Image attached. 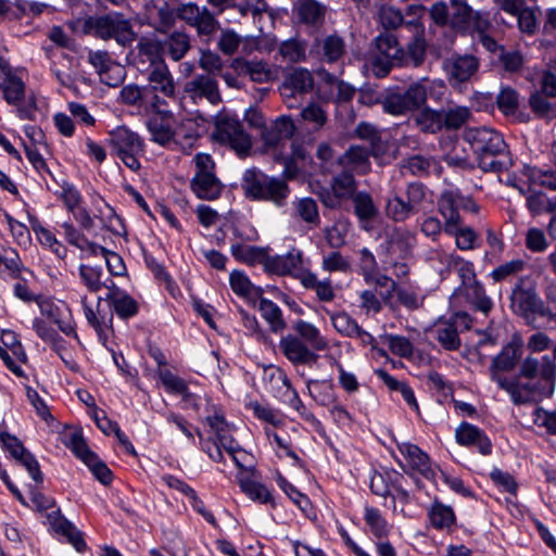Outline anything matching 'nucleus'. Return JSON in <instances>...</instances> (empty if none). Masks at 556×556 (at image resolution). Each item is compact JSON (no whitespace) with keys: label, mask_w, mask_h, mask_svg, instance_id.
I'll list each match as a JSON object with an SVG mask.
<instances>
[{"label":"nucleus","mask_w":556,"mask_h":556,"mask_svg":"<svg viewBox=\"0 0 556 556\" xmlns=\"http://www.w3.org/2000/svg\"><path fill=\"white\" fill-rule=\"evenodd\" d=\"M521 357V344L517 340H511L503 346L501 352L492 358L489 371L490 378L496 384L507 379L505 374L513 371Z\"/></svg>","instance_id":"nucleus-15"},{"label":"nucleus","mask_w":556,"mask_h":556,"mask_svg":"<svg viewBox=\"0 0 556 556\" xmlns=\"http://www.w3.org/2000/svg\"><path fill=\"white\" fill-rule=\"evenodd\" d=\"M307 391L315 402L323 406H327L333 401V389L327 380H308L306 383Z\"/></svg>","instance_id":"nucleus-61"},{"label":"nucleus","mask_w":556,"mask_h":556,"mask_svg":"<svg viewBox=\"0 0 556 556\" xmlns=\"http://www.w3.org/2000/svg\"><path fill=\"white\" fill-rule=\"evenodd\" d=\"M352 201L354 205V213L361 222H369L377 216L378 210L368 192H357L353 197Z\"/></svg>","instance_id":"nucleus-55"},{"label":"nucleus","mask_w":556,"mask_h":556,"mask_svg":"<svg viewBox=\"0 0 556 556\" xmlns=\"http://www.w3.org/2000/svg\"><path fill=\"white\" fill-rule=\"evenodd\" d=\"M294 11L306 24H315L324 17V8L315 0H296Z\"/></svg>","instance_id":"nucleus-57"},{"label":"nucleus","mask_w":556,"mask_h":556,"mask_svg":"<svg viewBox=\"0 0 556 556\" xmlns=\"http://www.w3.org/2000/svg\"><path fill=\"white\" fill-rule=\"evenodd\" d=\"M556 358L545 355L541 361L534 357H527L522 361L519 377L529 379L538 378L534 383L542 386V391L545 394H553L555 389L556 377Z\"/></svg>","instance_id":"nucleus-8"},{"label":"nucleus","mask_w":556,"mask_h":556,"mask_svg":"<svg viewBox=\"0 0 556 556\" xmlns=\"http://www.w3.org/2000/svg\"><path fill=\"white\" fill-rule=\"evenodd\" d=\"M258 309L263 318L269 324L270 330L273 332H279L286 328V323L282 318V312L275 302L261 298Z\"/></svg>","instance_id":"nucleus-48"},{"label":"nucleus","mask_w":556,"mask_h":556,"mask_svg":"<svg viewBox=\"0 0 556 556\" xmlns=\"http://www.w3.org/2000/svg\"><path fill=\"white\" fill-rule=\"evenodd\" d=\"M0 90L10 105H20L25 97V84L2 58H0Z\"/></svg>","instance_id":"nucleus-22"},{"label":"nucleus","mask_w":556,"mask_h":556,"mask_svg":"<svg viewBox=\"0 0 556 556\" xmlns=\"http://www.w3.org/2000/svg\"><path fill=\"white\" fill-rule=\"evenodd\" d=\"M414 121L424 132L435 134L443 129L442 110L425 108L416 114Z\"/></svg>","instance_id":"nucleus-49"},{"label":"nucleus","mask_w":556,"mask_h":556,"mask_svg":"<svg viewBox=\"0 0 556 556\" xmlns=\"http://www.w3.org/2000/svg\"><path fill=\"white\" fill-rule=\"evenodd\" d=\"M33 329L36 334L45 342L49 343L56 353L64 350V340L59 332L52 328L46 320L35 318L33 320Z\"/></svg>","instance_id":"nucleus-53"},{"label":"nucleus","mask_w":556,"mask_h":556,"mask_svg":"<svg viewBox=\"0 0 556 556\" xmlns=\"http://www.w3.org/2000/svg\"><path fill=\"white\" fill-rule=\"evenodd\" d=\"M66 446L81 459L93 476L104 485L112 482L113 476L109 467L88 447L83 434L74 432L70 435Z\"/></svg>","instance_id":"nucleus-10"},{"label":"nucleus","mask_w":556,"mask_h":556,"mask_svg":"<svg viewBox=\"0 0 556 556\" xmlns=\"http://www.w3.org/2000/svg\"><path fill=\"white\" fill-rule=\"evenodd\" d=\"M177 16L188 25L197 28L200 35H211L215 31L218 24L206 7L200 8L193 2L181 4L177 9Z\"/></svg>","instance_id":"nucleus-18"},{"label":"nucleus","mask_w":556,"mask_h":556,"mask_svg":"<svg viewBox=\"0 0 556 556\" xmlns=\"http://www.w3.org/2000/svg\"><path fill=\"white\" fill-rule=\"evenodd\" d=\"M0 443L27 469L28 473L36 482H42V473L39 469L38 462L16 437L7 432H0Z\"/></svg>","instance_id":"nucleus-23"},{"label":"nucleus","mask_w":556,"mask_h":556,"mask_svg":"<svg viewBox=\"0 0 556 556\" xmlns=\"http://www.w3.org/2000/svg\"><path fill=\"white\" fill-rule=\"evenodd\" d=\"M137 63L142 71L166 64L162 40L149 37L140 38L137 43Z\"/></svg>","instance_id":"nucleus-27"},{"label":"nucleus","mask_w":556,"mask_h":556,"mask_svg":"<svg viewBox=\"0 0 556 556\" xmlns=\"http://www.w3.org/2000/svg\"><path fill=\"white\" fill-rule=\"evenodd\" d=\"M238 482L242 492L251 500L257 501L262 504L271 502V493L264 484L258 483L249 477H238Z\"/></svg>","instance_id":"nucleus-58"},{"label":"nucleus","mask_w":556,"mask_h":556,"mask_svg":"<svg viewBox=\"0 0 556 556\" xmlns=\"http://www.w3.org/2000/svg\"><path fill=\"white\" fill-rule=\"evenodd\" d=\"M104 300L110 303L115 314L123 319L130 318L138 313L137 301L121 290L114 282H112Z\"/></svg>","instance_id":"nucleus-33"},{"label":"nucleus","mask_w":556,"mask_h":556,"mask_svg":"<svg viewBox=\"0 0 556 556\" xmlns=\"http://www.w3.org/2000/svg\"><path fill=\"white\" fill-rule=\"evenodd\" d=\"M527 268V262L522 258H515L495 267L490 276L495 282H501L516 277Z\"/></svg>","instance_id":"nucleus-60"},{"label":"nucleus","mask_w":556,"mask_h":556,"mask_svg":"<svg viewBox=\"0 0 556 556\" xmlns=\"http://www.w3.org/2000/svg\"><path fill=\"white\" fill-rule=\"evenodd\" d=\"M241 45L243 47V52H250L252 50L250 47L251 41L249 39L243 40V38L232 29L222 30L217 41V47L225 55L230 56L235 54Z\"/></svg>","instance_id":"nucleus-44"},{"label":"nucleus","mask_w":556,"mask_h":556,"mask_svg":"<svg viewBox=\"0 0 556 556\" xmlns=\"http://www.w3.org/2000/svg\"><path fill=\"white\" fill-rule=\"evenodd\" d=\"M214 139L228 146L238 155H247L252 148L250 135L233 113L223 110L214 118Z\"/></svg>","instance_id":"nucleus-4"},{"label":"nucleus","mask_w":556,"mask_h":556,"mask_svg":"<svg viewBox=\"0 0 556 556\" xmlns=\"http://www.w3.org/2000/svg\"><path fill=\"white\" fill-rule=\"evenodd\" d=\"M452 15L451 25L452 27L467 31L470 29V21L472 20V10L467 4L466 0H451Z\"/></svg>","instance_id":"nucleus-52"},{"label":"nucleus","mask_w":556,"mask_h":556,"mask_svg":"<svg viewBox=\"0 0 556 556\" xmlns=\"http://www.w3.org/2000/svg\"><path fill=\"white\" fill-rule=\"evenodd\" d=\"M426 41L421 37H414L413 40L407 45L406 50H403V56L399 60V65H406L418 67L420 66L426 58Z\"/></svg>","instance_id":"nucleus-45"},{"label":"nucleus","mask_w":556,"mask_h":556,"mask_svg":"<svg viewBox=\"0 0 556 556\" xmlns=\"http://www.w3.org/2000/svg\"><path fill=\"white\" fill-rule=\"evenodd\" d=\"M457 257V254L447 253L441 249L430 250L427 255L428 262L442 278H446L451 274Z\"/></svg>","instance_id":"nucleus-51"},{"label":"nucleus","mask_w":556,"mask_h":556,"mask_svg":"<svg viewBox=\"0 0 556 556\" xmlns=\"http://www.w3.org/2000/svg\"><path fill=\"white\" fill-rule=\"evenodd\" d=\"M456 442L463 446H476L478 451L486 456L492 452V443L486 434L478 427L462 422L455 430Z\"/></svg>","instance_id":"nucleus-30"},{"label":"nucleus","mask_w":556,"mask_h":556,"mask_svg":"<svg viewBox=\"0 0 556 556\" xmlns=\"http://www.w3.org/2000/svg\"><path fill=\"white\" fill-rule=\"evenodd\" d=\"M266 271L278 276H291L301 282L309 269L304 267L303 252L292 248L282 255H268Z\"/></svg>","instance_id":"nucleus-11"},{"label":"nucleus","mask_w":556,"mask_h":556,"mask_svg":"<svg viewBox=\"0 0 556 556\" xmlns=\"http://www.w3.org/2000/svg\"><path fill=\"white\" fill-rule=\"evenodd\" d=\"M520 99L518 92L511 87H502L497 97L496 104L498 110L505 115H514L519 108Z\"/></svg>","instance_id":"nucleus-62"},{"label":"nucleus","mask_w":556,"mask_h":556,"mask_svg":"<svg viewBox=\"0 0 556 556\" xmlns=\"http://www.w3.org/2000/svg\"><path fill=\"white\" fill-rule=\"evenodd\" d=\"M230 251L236 260L249 265L262 264L266 270L268 253L265 249L237 243L231 245Z\"/></svg>","instance_id":"nucleus-42"},{"label":"nucleus","mask_w":556,"mask_h":556,"mask_svg":"<svg viewBox=\"0 0 556 556\" xmlns=\"http://www.w3.org/2000/svg\"><path fill=\"white\" fill-rule=\"evenodd\" d=\"M294 210L298 217L309 225L318 226L320 223L317 203L312 198H302L294 203Z\"/></svg>","instance_id":"nucleus-59"},{"label":"nucleus","mask_w":556,"mask_h":556,"mask_svg":"<svg viewBox=\"0 0 556 556\" xmlns=\"http://www.w3.org/2000/svg\"><path fill=\"white\" fill-rule=\"evenodd\" d=\"M433 332L438 342L447 351H457L460 348V338L455 323L440 320L435 324Z\"/></svg>","instance_id":"nucleus-41"},{"label":"nucleus","mask_w":556,"mask_h":556,"mask_svg":"<svg viewBox=\"0 0 556 556\" xmlns=\"http://www.w3.org/2000/svg\"><path fill=\"white\" fill-rule=\"evenodd\" d=\"M283 175L269 176L256 168L248 169L243 174L242 189L244 195L253 201H266L277 207L287 204L291 190Z\"/></svg>","instance_id":"nucleus-2"},{"label":"nucleus","mask_w":556,"mask_h":556,"mask_svg":"<svg viewBox=\"0 0 556 556\" xmlns=\"http://www.w3.org/2000/svg\"><path fill=\"white\" fill-rule=\"evenodd\" d=\"M525 280L519 278L511 292V307L522 317L530 319L535 315L546 316L545 305L533 289L523 288Z\"/></svg>","instance_id":"nucleus-14"},{"label":"nucleus","mask_w":556,"mask_h":556,"mask_svg":"<svg viewBox=\"0 0 556 556\" xmlns=\"http://www.w3.org/2000/svg\"><path fill=\"white\" fill-rule=\"evenodd\" d=\"M88 61L97 70L101 81L109 86H117L124 78V68L111 59L108 51H90Z\"/></svg>","instance_id":"nucleus-24"},{"label":"nucleus","mask_w":556,"mask_h":556,"mask_svg":"<svg viewBox=\"0 0 556 556\" xmlns=\"http://www.w3.org/2000/svg\"><path fill=\"white\" fill-rule=\"evenodd\" d=\"M61 227L67 243L79 249L83 256H97L102 251V245L88 240L72 223L64 222Z\"/></svg>","instance_id":"nucleus-34"},{"label":"nucleus","mask_w":556,"mask_h":556,"mask_svg":"<svg viewBox=\"0 0 556 556\" xmlns=\"http://www.w3.org/2000/svg\"><path fill=\"white\" fill-rule=\"evenodd\" d=\"M49 526L59 534L64 535L67 542L71 543L77 552H83L86 548V543L83 539L81 532L67 519H65L60 510H54L47 515Z\"/></svg>","instance_id":"nucleus-31"},{"label":"nucleus","mask_w":556,"mask_h":556,"mask_svg":"<svg viewBox=\"0 0 556 556\" xmlns=\"http://www.w3.org/2000/svg\"><path fill=\"white\" fill-rule=\"evenodd\" d=\"M279 349L293 365H312L318 359V355L298 336L282 337L279 341Z\"/></svg>","instance_id":"nucleus-25"},{"label":"nucleus","mask_w":556,"mask_h":556,"mask_svg":"<svg viewBox=\"0 0 556 556\" xmlns=\"http://www.w3.org/2000/svg\"><path fill=\"white\" fill-rule=\"evenodd\" d=\"M427 100L426 88L420 83L412 84L405 91H391L381 101L384 112L400 116L420 109Z\"/></svg>","instance_id":"nucleus-7"},{"label":"nucleus","mask_w":556,"mask_h":556,"mask_svg":"<svg viewBox=\"0 0 556 556\" xmlns=\"http://www.w3.org/2000/svg\"><path fill=\"white\" fill-rule=\"evenodd\" d=\"M195 173L190 186L194 194L202 200L213 201L219 198L224 188L215 174V163L210 154L198 153L193 157Z\"/></svg>","instance_id":"nucleus-5"},{"label":"nucleus","mask_w":556,"mask_h":556,"mask_svg":"<svg viewBox=\"0 0 556 556\" xmlns=\"http://www.w3.org/2000/svg\"><path fill=\"white\" fill-rule=\"evenodd\" d=\"M229 283L232 291L245 299L261 298L262 289L255 287L249 277L241 270H232L229 276Z\"/></svg>","instance_id":"nucleus-43"},{"label":"nucleus","mask_w":556,"mask_h":556,"mask_svg":"<svg viewBox=\"0 0 556 556\" xmlns=\"http://www.w3.org/2000/svg\"><path fill=\"white\" fill-rule=\"evenodd\" d=\"M429 518L431 525L437 529H448L456 520L452 507L437 501L429 509Z\"/></svg>","instance_id":"nucleus-54"},{"label":"nucleus","mask_w":556,"mask_h":556,"mask_svg":"<svg viewBox=\"0 0 556 556\" xmlns=\"http://www.w3.org/2000/svg\"><path fill=\"white\" fill-rule=\"evenodd\" d=\"M351 224L346 219H338L331 226L324 230L325 240L332 249H340L346 242V236L350 231Z\"/></svg>","instance_id":"nucleus-56"},{"label":"nucleus","mask_w":556,"mask_h":556,"mask_svg":"<svg viewBox=\"0 0 556 556\" xmlns=\"http://www.w3.org/2000/svg\"><path fill=\"white\" fill-rule=\"evenodd\" d=\"M346 46L342 37L338 35H328L326 37H316L309 45L308 55L311 59L318 60L328 64L338 63L345 54Z\"/></svg>","instance_id":"nucleus-17"},{"label":"nucleus","mask_w":556,"mask_h":556,"mask_svg":"<svg viewBox=\"0 0 556 556\" xmlns=\"http://www.w3.org/2000/svg\"><path fill=\"white\" fill-rule=\"evenodd\" d=\"M309 46L300 37H292L280 42L278 54L282 62L301 63L307 61Z\"/></svg>","instance_id":"nucleus-35"},{"label":"nucleus","mask_w":556,"mask_h":556,"mask_svg":"<svg viewBox=\"0 0 556 556\" xmlns=\"http://www.w3.org/2000/svg\"><path fill=\"white\" fill-rule=\"evenodd\" d=\"M455 292L464 295L476 309L485 315L493 307L492 300L485 294L483 286L478 280L464 287H458Z\"/></svg>","instance_id":"nucleus-37"},{"label":"nucleus","mask_w":556,"mask_h":556,"mask_svg":"<svg viewBox=\"0 0 556 556\" xmlns=\"http://www.w3.org/2000/svg\"><path fill=\"white\" fill-rule=\"evenodd\" d=\"M357 184L353 173L349 170H342V173L336 175L331 181V190L337 193L338 197L344 200H352L356 192Z\"/></svg>","instance_id":"nucleus-50"},{"label":"nucleus","mask_w":556,"mask_h":556,"mask_svg":"<svg viewBox=\"0 0 556 556\" xmlns=\"http://www.w3.org/2000/svg\"><path fill=\"white\" fill-rule=\"evenodd\" d=\"M293 329L298 333L299 338L312 349L316 351H325L328 348L327 340L313 324L300 319L294 323Z\"/></svg>","instance_id":"nucleus-39"},{"label":"nucleus","mask_w":556,"mask_h":556,"mask_svg":"<svg viewBox=\"0 0 556 556\" xmlns=\"http://www.w3.org/2000/svg\"><path fill=\"white\" fill-rule=\"evenodd\" d=\"M112 152L132 172L140 168L139 156L143 154L144 144L138 134L125 126L110 132L108 139Z\"/></svg>","instance_id":"nucleus-6"},{"label":"nucleus","mask_w":556,"mask_h":556,"mask_svg":"<svg viewBox=\"0 0 556 556\" xmlns=\"http://www.w3.org/2000/svg\"><path fill=\"white\" fill-rule=\"evenodd\" d=\"M78 274L81 282L90 292H99L102 288L108 289L109 292L110 287H112L113 281L105 277L100 266L81 264L78 267Z\"/></svg>","instance_id":"nucleus-36"},{"label":"nucleus","mask_w":556,"mask_h":556,"mask_svg":"<svg viewBox=\"0 0 556 556\" xmlns=\"http://www.w3.org/2000/svg\"><path fill=\"white\" fill-rule=\"evenodd\" d=\"M497 386L509 394L516 405L538 402L552 395L543 393L542 386L534 381L521 382L518 378H509Z\"/></svg>","instance_id":"nucleus-20"},{"label":"nucleus","mask_w":556,"mask_h":556,"mask_svg":"<svg viewBox=\"0 0 556 556\" xmlns=\"http://www.w3.org/2000/svg\"><path fill=\"white\" fill-rule=\"evenodd\" d=\"M338 164L343 170L365 175L370 170L369 151L361 146H352L339 156Z\"/></svg>","instance_id":"nucleus-32"},{"label":"nucleus","mask_w":556,"mask_h":556,"mask_svg":"<svg viewBox=\"0 0 556 556\" xmlns=\"http://www.w3.org/2000/svg\"><path fill=\"white\" fill-rule=\"evenodd\" d=\"M301 285L305 289L314 290L316 292V296L321 302H331L336 296L331 280H319L316 274L311 270L305 277H303Z\"/></svg>","instance_id":"nucleus-46"},{"label":"nucleus","mask_w":556,"mask_h":556,"mask_svg":"<svg viewBox=\"0 0 556 556\" xmlns=\"http://www.w3.org/2000/svg\"><path fill=\"white\" fill-rule=\"evenodd\" d=\"M438 205L445 222H462L459 210L479 212V205L471 198L453 190L443 192Z\"/></svg>","instance_id":"nucleus-19"},{"label":"nucleus","mask_w":556,"mask_h":556,"mask_svg":"<svg viewBox=\"0 0 556 556\" xmlns=\"http://www.w3.org/2000/svg\"><path fill=\"white\" fill-rule=\"evenodd\" d=\"M186 96L193 102L199 103L206 100L216 105L222 102V94L218 88V81L208 74L195 75L185 85Z\"/></svg>","instance_id":"nucleus-16"},{"label":"nucleus","mask_w":556,"mask_h":556,"mask_svg":"<svg viewBox=\"0 0 556 556\" xmlns=\"http://www.w3.org/2000/svg\"><path fill=\"white\" fill-rule=\"evenodd\" d=\"M364 519L366 521V525L369 527L371 533L376 538L380 539V538L388 535L389 527L379 509H377L375 507L366 506Z\"/></svg>","instance_id":"nucleus-63"},{"label":"nucleus","mask_w":556,"mask_h":556,"mask_svg":"<svg viewBox=\"0 0 556 556\" xmlns=\"http://www.w3.org/2000/svg\"><path fill=\"white\" fill-rule=\"evenodd\" d=\"M83 30L103 40L114 39L123 47L136 39L131 24L122 14L88 16L83 22Z\"/></svg>","instance_id":"nucleus-3"},{"label":"nucleus","mask_w":556,"mask_h":556,"mask_svg":"<svg viewBox=\"0 0 556 556\" xmlns=\"http://www.w3.org/2000/svg\"><path fill=\"white\" fill-rule=\"evenodd\" d=\"M164 54L166 53L173 61H180L191 49L190 38L182 31H174L164 40Z\"/></svg>","instance_id":"nucleus-40"},{"label":"nucleus","mask_w":556,"mask_h":556,"mask_svg":"<svg viewBox=\"0 0 556 556\" xmlns=\"http://www.w3.org/2000/svg\"><path fill=\"white\" fill-rule=\"evenodd\" d=\"M37 304L40 313L52 320L60 331L67 337L78 339L72 311L65 302L41 296V299L37 300Z\"/></svg>","instance_id":"nucleus-12"},{"label":"nucleus","mask_w":556,"mask_h":556,"mask_svg":"<svg viewBox=\"0 0 556 556\" xmlns=\"http://www.w3.org/2000/svg\"><path fill=\"white\" fill-rule=\"evenodd\" d=\"M147 72V89L150 88L153 92L160 93L165 98H176L177 85L167 64H161Z\"/></svg>","instance_id":"nucleus-28"},{"label":"nucleus","mask_w":556,"mask_h":556,"mask_svg":"<svg viewBox=\"0 0 556 556\" xmlns=\"http://www.w3.org/2000/svg\"><path fill=\"white\" fill-rule=\"evenodd\" d=\"M295 131L291 117L282 115L265 125L262 130V140L266 148L277 149L289 140Z\"/></svg>","instance_id":"nucleus-26"},{"label":"nucleus","mask_w":556,"mask_h":556,"mask_svg":"<svg viewBox=\"0 0 556 556\" xmlns=\"http://www.w3.org/2000/svg\"><path fill=\"white\" fill-rule=\"evenodd\" d=\"M376 48L378 54L372 61V72L377 77H384L394 65H399L403 49L399 47L395 36L391 33L379 35L376 38Z\"/></svg>","instance_id":"nucleus-9"},{"label":"nucleus","mask_w":556,"mask_h":556,"mask_svg":"<svg viewBox=\"0 0 556 556\" xmlns=\"http://www.w3.org/2000/svg\"><path fill=\"white\" fill-rule=\"evenodd\" d=\"M386 212L388 217L397 223H403L417 211L405 199L393 193L387 201Z\"/></svg>","instance_id":"nucleus-47"},{"label":"nucleus","mask_w":556,"mask_h":556,"mask_svg":"<svg viewBox=\"0 0 556 556\" xmlns=\"http://www.w3.org/2000/svg\"><path fill=\"white\" fill-rule=\"evenodd\" d=\"M397 446L400 453L413 470L418 471L426 479L437 481V469L431 467L430 459L425 452L417 445L408 442H403Z\"/></svg>","instance_id":"nucleus-29"},{"label":"nucleus","mask_w":556,"mask_h":556,"mask_svg":"<svg viewBox=\"0 0 556 556\" xmlns=\"http://www.w3.org/2000/svg\"><path fill=\"white\" fill-rule=\"evenodd\" d=\"M479 62L473 55H453L443 62L448 83L456 86L465 83L478 71Z\"/></svg>","instance_id":"nucleus-21"},{"label":"nucleus","mask_w":556,"mask_h":556,"mask_svg":"<svg viewBox=\"0 0 556 556\" xmlns=\"http://www.w3.org/2000/svg\"><path fill=\"white\" fill-rule=\"evenodd\" d=\"M462 222H445L444 231L455 238L456 247L470 251L478 247V235L470 227H462Z\"/></svg>","instance_id":"nucleus-38"},{"label":"nucleus","mask_w":556,"mask_h":556,"mask_svg":"<svg viewBox=\"0 0 556 556\" xmlns=\"http://www.w3.org/2000/svg\"><path fill=\"white\" fill-rule=\"evenodd\" d=\"M464 138L470 144L478 166L483 172H502L513 166L507 144L497 131L486 127L469 128Z\"/></svg>","instance_id":"nucleus-1"},{"label":"nucleus","mask_w":556,"mask_h":556,"mask_svg":"<svg viewBox=\"0 0 556 556\" xmlns=\"http://www.w3.org/2000/svg\"><path fill=\"white\" fill-rule=\"evenodd\" d=\"M313 87V74L304 67H298L286 77L279 87V92L289 108H295L299 103L298 96L309 92Z\"/></svg>","instance_id":"nucleus-13"},{"label":"nucleus","mask_w":556,"mask_h":556,"mask_svg":"<svg viewBox=\"0 0 556 556\" xmlns=\"http://www.w3.org/2000/svg\"><path fill=\"white\" fill-rule=\"evenodd\" d=\"M240 68L251 80L260 84L270 80L273 76L271 70L262 61H244Z\"/></svg>","instance_id":"nucleus-64"}]
</instances>
